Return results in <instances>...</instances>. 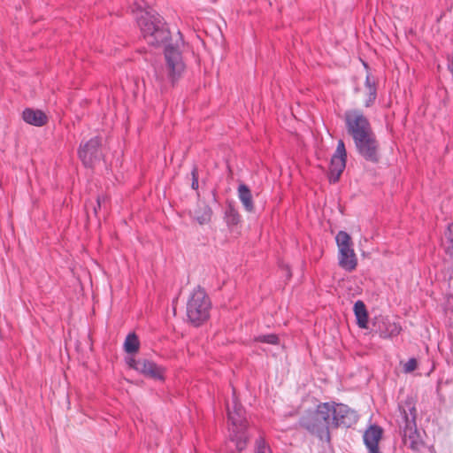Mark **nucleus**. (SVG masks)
Returning <instances> with one entry per match:
<instances>
[{"label": "nucleus", "instance_id": "1", "mask_svg": "<svg viewBox=\"0 0 453 453\" xmlns=\"http://www.w3.org/2000/svg\"><path fill=\"white\" fill-rule=\"evenodd\" d=\"M227 413L230 422L229 438L221 450L225 453H240L246 449L249 440L245 411L234 403L233 410L228 407Z\"/></svg>", "mask_w": 453, "mask_h": 453}, {"label": "nucleus", "instance_id": "2", "mask_svg": "<svg viewBox=\"0 0 453 453\" xmlns=\"http://www.w3.org/2000/svg\"><path fill=\"white\" fill-rule=\"evenodd\" d=\"M328 408V403H320L314 411H306L299 418V426L320 441H329L332 425Z\"/></svg>", "mask_w": 453, "mask_h": 453}, {"label": "nucleus", "instance_id": "3", "mask_svg": "<svg viewBox=\"0 0 453 453\" xmlns=\"http://www.w3.org/2000/svg\"><path fill=\"white\" fill-rule=\"evenodd\" d=\"M137 23L144 40L152 46H159L170 39V31L164 19L152 9L146 10Z\"/></svg>", "mask_w": 453, "mask_h": 453}, {"label": "nucleus", "instance_id": "4", "mask_svg": "<svg viewBox=\"0 0 453 453\" xmlns=\"http://www.w3.org/2000/svg\"><path fill=\"white\" fill-rule=\"evenodd\" d=\"M402 417V428L403 441L407 447L414 451H419L423 447V441L417 429L416 408L413 403L406 402L399 406Z\"/></svg>", "mask_w": 453, "mask_h": 453}, {"label": "nucleus", "instance_id": "5", "mask_svg": "<svg viewBox=\"0 0 453 453\" xmlns=\"http://www.w3.org/2000/svg\"><path fill=\"white\" fill-rule=\"evenodd\" d=\"M211 301L204 289L200 286L191 293L187 303V316L196 326L208 319L211 310Z\"/></svg>", "mask_w": 453, "mask_h": 453}, {"label": "nucleus", "instance_id": "6", "mask_svg": "<svg viewBox=\"0 0 453 453\" xmlns=\"http://www.w3.org/2000/svg\"><path fill=\"white\" fill-rule=\"evenodd\" d=\"M180 39L176 40L175 43H167L165 47V58L168 80L173 84L182 75L185 70V64L183 62L182 55L180 50L183 41L181 34L178 32Z\"/></svg>", "mask_w": 453, "mask_h": 453}, {"label": "nucleus", "instance_id": "7", "mask_svg": "<svg viewBox=\"0 0 453 453\" xmlns=\"http://www.w3.org/2000/svg\"><path fill=\"white\" fill-rule=\"evenodd\" d=\"M339 250L338 264L346 272H352L357 265V259L352 248L351 238L345 231H339L335 236Z\"/></svg>", "mask_w": 453, "mask_h": 453}, {"label": "nucleus", "instance_id": "8", "mask_svg": "<svg viewBox=\"0 0 453 453\" xmlns=\"http://www.w3.org/2000/svg\"><path fill=\"white\" fill-rule=\"evenodd\" d=\"M357 153L366 161L376 164L380 160V143L373 130L353 139Z\"/></svg>", "mask_w": 453, "mask_h": 453}, {"label": "nucleus", "instance_id": "9", "mask_svg": "<svg viewBox=\"0 0 453 453\" xmlns=\"http://www.w3.org/2000/svg\"><path fill=\"white\" fill-rule=\"evenodd\" d=\"M327 403L332 428L350 427L357 422L358 415L357 411L348 405L335 402Z\"/></svg>", "mask_w": 453, "mask_h": 453}, {"label": "nucleus", "instance_id": "10", "mask_svg": "<svg viewBox=\"0 0 453 453\" xmlns=\"http://www.w3.org/2000/svg\"><path fill=\"white\" fill-rule=\"evenodd\" d=\"M344 122L346 130L352 139L372 130L369 119L359 109L346 111L344 113Z\"/></svg>", "mask_w": 453, "mask_h": 453}, {"label": "nucleus", "instance_id": "11", "mask_svg": "<svg viewBox=\"0 0 453 453\" xmlns=\"http://www.w3.org/2000/svg\"><path fill=\"white\" fill-rule=\"evenodd\" d=\"M347 151L344 142L339 140L336 150L330 162L328 180L330 183H335L339 180L342 172L346 167Z\"/></svg>", "mask_w": 453, "mask_h": 453}, {"label": "nucleus", "instance_id": "12", "mask_svg": "<svg viewBox=\"0 0 453 453\" xmlns=\"http://www.w3.org/2000/svg\"><path fill=\"white\" fill-rule=\"evenodd\" d=\"M101 138L95 136L84 144H81L78 155L86 167H92L96 161L100 159Z\"/></svg>", "mask_w": 453, "mask_h": 453}, {"label": "nucleus", "instance_id": "13", "mask_svg": "<svg viewBox=\"0 0 453 453\" xmlns=\"http://www.w3.org/2000/svg\"><path fill=\"white\" fill-rule=\"evenodd\" d=\"M129 365L145 377L153 380H164L165 369L149 359H131Z\"/></svg>", "mask_w": 453, "mask_h": 453}, {"label": "nucleus", "instance_id": "14", "mask_svg": "<svg viewBox=\"0 0 453 453\" xmlns=\"http://www.w3.org/2000/svg\"><path fill=\"white\" fill-rule=\"evenodd\" d=\"M382 436V429L377 425H372L365 430L363 439L368 453H380L378 444Z\"/></svg>", "mask_w": 453, "mask_h": 453}, {"label": "nucleus", "instance_id": "15", "mask_svg": "<svg viewBox=\"0 0 453 453\" xmlns=\"http://www.w3.org/2000/svg\"><path fill=\"white\" fill-rule=\"evenodd\" d=\"M22 119L26 123L35 127H42L48 120L46 114L42 111L31 108H27L23 111Z\"/></svg>", "mask_w": 453, "mask_h": 453}, {"label": "nucleus", "instance_id": "16", "mask_svg": "<svg viewBox=\"0 0 453 453\" xmlns=\"http://www.w3.org/2000/svg\"><path fill=\"white\" fill-rule=\"evenodd\" d=\"M194 220L200 225L207 224L211 221L212 216L211 208L204 202H199L196 208L190 212Z\"/></svg>", "mask_w": 453, "mask_h": 453}, {"label": "nucleus", "instance_id": "17", "mask_svg": "<svg viewBox=\"0 0 453 453\" xmlns=\"http://www.w3.org/2000/svg\"><path fill=\"white\" fill-rule=\"evenodd\" d=\"M402 331V326L389 319H382L379 326V334L381 338H392L397 336Z\"/></svg>", "mask_w": 453, "mask_h": 453}, {"label": "nucleus", "instance_id": "18", "mask_svg": "<svg viewBox=\"0 0 453 453\" xmlns=\"http://www.w3.org/2000/svg\"><path fill=\"white\" fill-rule=\"evenodd\" d=\"M238 198L248 212H253L255 206L250 189L246 184H240L237 188Z\"/></svg>", "mask_w": 453, "mask_h": 453}, {"label": "nucleus", "instance_id": "19", "mask_svg": "<svg viewBox=\"0 0 453 453\" xmlns=\"http://www.w3.org/2000/svg\"><path fill=\"white\" fill-rule=\"evenodd\" d=\"M365 87L367 90L365 106L369 108L373 105L377 98V82L371 73H367L365 77Z\"/></svg>", "mask_w": 453, "mask_h": 453}, {"label": "nucleus", "instance_id": "20", "mask_svg": "<svg viewBox=\"0 0 453 453\" xmlns=\"http://www.w3.org/2000/svg\"><path fill=\"white\" fill-rule=\"evenodd\" d=\"M354 313L359 327L366 328L368 323V313L365 303L358 300L354 304Z\"/></svg>", "mask_w": 453, "mask_h": 453}, {"label": "nucleus", "instance_id": "21", "mask_svg": "<svg viewBox=\"0 0 453 453\" xmlns=\"http://www.w3.org/2000/svg\"><path fill=\"white\" fill-rule=\"evenodd\" d=\"M140 342L134 333H129L124 342V349L128 354H133L138 351Z\"/></svg>", "mask_w": 453, "mask_h": 453}, {"label": "nucleus", "instance_id": "22", "mask_svg": "<svg viewBox=\"0 0 453 453\" xmlns=\"http://www.w3.org/2000/svg\"><path fill=\"white\" fill-rule=\"evenodd\" d=\"M444 250L453 260V222L449 225L443 242Z\"/></svg>", "mask_w": 453, "mask_h": 453}, {"label": "nucleus", "instance_id": "23", "mask_svg": "<svg viewBox=\"0 0 453 453\" xmlns=\"http://www.w3.org/2000/svg\"><path fill=\"white\" fill-rule=\"evenodd\" d=\"M225 215L227 225L234 226L237 225L240 221V215L233 206L226 208Z\"/></svg>", "mask_w": 453, "mask_h": 453}, {"label": "nucleus", "instance_id": "24", "mask_svg": "<svg viewBox=\"0 0 453 453\" xmlns=\"http://www.w3.org/2000/svg\"><path fill=\"white\" fill-rule=\"evenodd\" d=\"M254 453H273V451L269 443L263 437H259L255 441Z\"/></svg>", "mask_w": 453, "mask_h": 453}, {"label": "nucleus", "instance_id": "25", "mask_svg": "<svg viewBox=\"0 0 453 453\" xmlns=\"http://www.w3.org/2000/svg\"><path fill=\"white\" fill-rule=\"evenodd\" d=\"M255 341L271 345H277L280 342L279 337L275 334H260L255 337Z\"/></svg>", "mask_w": 453, "mask_h": 453}, {"label": "nucleus", "instance_id": "26", "mask_svg": "<svg viewBox=\"0 0 453 453\" xmlns=\"http://www.w3.org/2000/svg\"><path fill=\"white\" fill-rule=\"evenodd\" d=\"M417 365H418V362H417L416 358L411 357L405 363V365L403 366V370L405 372H411L417 368Z\"/></svg>", "mask_w": 453, "mask_h": 453}, {"label": "nucleus", "instance_id": "27", "mask_svg": "<svg viewBox=\"0 0 453 453\" xmlns=\"http://www.w3.org/2000/svg\"><path fill=\"white\" fill-rule=\"evenodd\" d=\"M191 175H192V182H191V188L193 189H197L198 188V172H197V168L195 166L192 171H191Z\"/></svg>", "mask_w": 453, "mask_h": 453}, {"label": "nucleus", "instance_id": "28", "mask_svg": "<svg viewBox=\"0 0 453 453\" xmlns=\"http://www.w3.org/2000/svg\"><path fill=\"white\" fill-rule=\"evenodd\" d=\"M104 200H105V198H104V196H98V197H97L96 202H97V206H98V208H100V207H101V204H102V203H104Z\"/></svg>", "mask_w": 453, "mask_h": 453}, {"label": "nucleus", "instance_id": "29", "mask_svg": "<svg viewBox=\"0 0 453 453\" xmlns=\"http://www.w3.org/2000/svg\"><path fill=\"white\" fill-rule=\"evenodd\" d=\"M94 211H95V214L97 213V208L96 207L94 208Z\"/></svg>", "mask_w": 453, "mask_h": 453}]
</instances>
